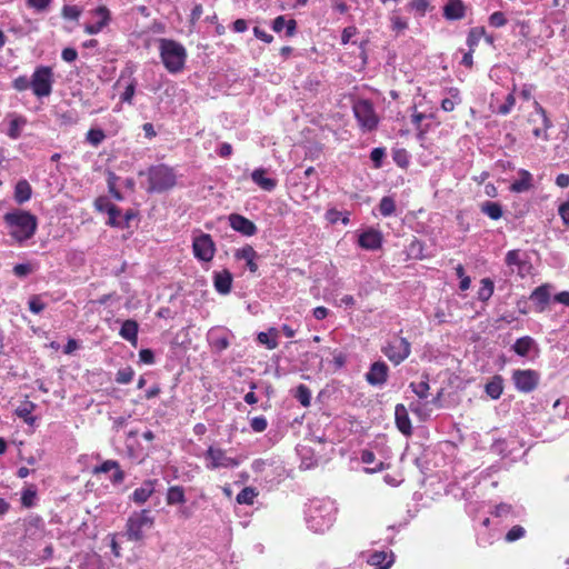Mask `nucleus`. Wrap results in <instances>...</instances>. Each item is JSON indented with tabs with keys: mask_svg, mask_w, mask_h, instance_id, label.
Masks as SVG:
<instances>
[{
	"mask_svg": "<svg viewBox=\"0 0 569 569\" xmlns=\"http://www.w3.org/2000/svg\"><path fill=\"white\" fill-rule=\"evenodd\" d=\"M558 213L566 227H569V200L562 202L558 208Z\"/></svg>",
	"mask_w": 569,
	"mask_h": 569,
	"instance_id": "nucleus-60",
	"label": "nucleus"
},
{
	"mask_svg": "<svg viewBox=\"0 0 569 569\" xmlns=\"http://www.w3.org/2000/svg\"><path fill=\"white\" fill-rule=\"evenodd\" d=\"M29 310L32 313L39 315L46 309V303L42 301L41 297L38 295H33L29 299Z\"/></svg>",
	"mask_w": 569,
	"mask_h": 569,
	"instance_id": "nucleus-45",
	"label": "nucleus"
},
{
	"mask_svg": "<svg viewBox=\"0 0 569 569\" xmlns=\"http://www.w3.org/2000/svg\"><path fill=\"white\" fill-rule=\"evenodd\" d=\"M551 289L552 286L550 283H542L531 292L529 299L533 302L537 312L546 310L551 298Z\"/></svg>",
	"mask_w": 569,
	"mask_h": 569,
	"instance_id": "nucleus-13",
	"label": "nucleus"
},
{
	"mask_svg": "<svg viewBox=\"0 0 569 569\" xmlns=\"http://www.w3.org/2000/svg\"><path fill=\"white\" fill-rule=\"evenodd\" d=\"M386 157L385 148H375L370 153V159L373 162L375 168H380L382 166V160Z\"/></svg>",
	"mask_w": 569,
	"mask_h": 569,
	"instance_id": "nucleus-50",
	"label": "nucleus"
},
{
	"mask_svg": "<svg viewBox=\"0 0 569 569\" xmlns=\"http://www.w3.org/2000/svg\"><path fill=\"white\" fill-rule=\"evenodd\" d=\"M53 83V72L50 67H38L31 77V89L38 98L51 94Z\"/></svg>",
	"mask_w": 569,
	"mask_h": 569,
	"instance_id": "nucleus-7",
	"label": "nucleus"
},
{
	"mask_svg": "<svg viewBox=\"0 0 569 569\" xmlns=\"http://www.w3.org/2000/svg\"><path fill=\"white\" fill-rule=\"evenodd\" d=\"M134 92H136V83L134 82H130L126 87L124 91L122 92V94L120 97L121 101L131 104L133 96H134Z\"/></svg>",
	"mask_w": 569,
	"mask_h": 569,
	"instance_id": "nucleus-57",
	"label": "nucleus"
},
{
	"mask_svg": "<svg viewBox=\"0 0 569 569\" xmlns=\"http://www.w3.org/2000/svg\"><path fill=\"white\" fill-rule=\"evenodd\" d=\"M395 418L397 428L405 436L412 433V426L407 408L402 403H398L395 408Z\"/></svg>",
	"mask_w": 569,
	"mask_h": 569,
	"instance_id": "nucleus-18",
	"label": "nucleus"
},
{
	"mask_svg": "<svg viewBox=\"0 0 569 569\" xmlns=\"http://www.w3.org/2000/svg\"><path fill=\"white\" fill-rule=\"evenodd\" d=\"M305 513L308 528L313 532H323L336 520V509L326 500L311 501Z\"/></svg>",
	"mask_w": 569,
	"mask_h": 569,
	"instance_id": "nucleus-2",
	"label": "nucleus"
},
{
	"mask_svg": "<svg viewBox=\"0 0 569 569\" xmlns=\"http://www.w3.org/2000/svg\"><path fill=\"white\" fill-rule=\"evenodd\" d=\"M443 16L448 20H460L465 17V4L461 0H449L443 7Z\"/></svg>",
	"mask_w": 569,
	"mask_h": 569,
	"instance_id": "nucleus-24",
	"label": "nucleus"
},
{
	"mask_svg": "<svg viewBox=\"0 0 569 569\" xmlns=\"http://www.w3.org/2000/svg\"><path fill=\"white\" fill-rule=\"evenodd\" d=\"M234 257L239 260H244L250 272L254 273L258 270V264L254 261L258 258V253L253 247L247 244L238 249Z\"/></svg>",
	"mask_w": 569,
	"mask_h": 569,
	"instance_id": "nucleus-22",
	"label": "nucleus"
},
{
	"mask_svg": "<svg viewBox=\"0 0 569 569\" xmlns=\"http://www.w3.org/2000/svg\"><path fill=\"white\" fill-rule=\"evenodd\" d=\"M295 398L301 403V406L309 407L311 402V391L306 385H299L297 387Z\"/></svg>",
	"mask_w": 569,
	"mask_h": 569,
	"instance_id": "nucleus-38",
	"label": "nucleus"
},
{
	"mask_svg": "<svg viewBox=\"0 0 569 569\" xmlns=\"http://www.w3.org/2000/svg\"><path fill=\"white\" fill-rule=\"evenodd\" d=\"M525 535H526L525 528L522 526L516 525L506 533L505 540L507 542H513V541H517V540L523 538Z\"/></svg>",
	"mask_w": 569,
	"mask_h": 569,
	"instance_id": "nucleus-44",
	"label": "nucleus"
},
{
	"mask_svg": "<svg viewBox=\"0 0 569 569\" xmlns=\"http://www.w3.org/2000/svg\"><path fill=\"white\" fill-rule=\"evenodd\" d=\"M134 371L131 367L119 369L116 373V381L121 385H127L132 381Z\"/></svg>",
	"mask_w": 569,
	"mask_h": 569,
	"instance_id": "nucleus-41",
	"label": "nucleus"
},
{
	"mask_svg": "<svg viewBox=\"0 0 569 569\" xmlns=\"http://www.w3.org/2000/svg\"><path fill=\"white\" fill-rule=\"evenodd\" d=\"M168 505H182L186 502L184 489L181 486L169 487L166 496Z\"/></svg>",
	"mask_w": 569,
	"mask_h": 569,
	"instance_id": "nucleus-31",
	"label": "nucleus"
},
{
	"mask_svg": "<svg viewBox=\"0 0 569 569\" xmlns=\"http://www.w3.org/2000/svg\"><path fill=\"white\" fill-rule=\"evenodd\" d=\"M111 470H114L111 481L113 483H121L124 480V472L120 469L119 462L116 460H106L100 466L93 468L92 472L94 475L106 473Z\"/></svg>",
	"mask_w": 569,
	"mask_h": 569,
	"instance_id": "nucleus-17",
	"label": "nucleus"
},
{
	"mask_svg": "<svg viewBox=\"0 0 569 569\" xmlns=\"http://www.w3.org/2000/svg\"><path fill=\"white\" fill-rule=\"evenodd\" d=\"M381 351L393 365L398 366L410 356L411 345L403 337H393L381 348Z\"/></svg>",
	"mask_w": 569,
	"mask_h": 569,
	"instance_id": "nucleus-6",
	"label": "nucleus"
},
{
	"mask_svg": "<svg viewBox=\"0 0 569 569\" xmlns=\"http://www.w3.org/2000/svg\"><path fill=\"white\" fill-rule=\"evenodd\" d=\"M138 330H139L138 322L136 320L128 319L122 322L119 335L124 340H127L130 343H132L133 346H136L137 341H138Z\"/></svg>",
	"mask_w": 569,
	"mask_h": 569,
	"instance_id": "nucleus-25",
	"label": "nucleus"
},
{
	"mask_svg": "<svg viewBox=\"0 0 569 569\" xmlns=\"http://www.w3.org/2000/svg\"><path fill=\"white\" fill-rule=\"evenodd\" d=\"M358 243L366 250H377L382 244V236L378 230L369 229L359 236Z\"/></svg>",
	"mask_w": 569,
	"mask_h": 569,
	"instance_id": "nucleus-16",
	"label": "nucleus"
},
{
	"mask_svg": "<svg viewBox=\"0 0 569 569\" xmlns=\"http://www.w3.org/2000/svg\"><path fill=\"white\" fill-rule=\"evenodd\" d=\"M34 403L28 401L21 406H19L17 409H16V415L23 419L24 422H27L28 425H33L34 422V417L31 416L33 409H34Z\"/></svg>",
	"mask_w": 569,
	"mask_h": 569,
	"instance_id": "nucleus-34",
	"label": "nucleus"
},
{
	"mask_svg": "<svg viewBox=\"0 0 569 569\" xmlns=\"http://www.w3.org/2000/svg\"><path fill=\"white\" fill-rule=\"evenodd\" d=\"M94 14L100 19L94 23H88L84 26V31L88 34H97L99 33L108 23L110 22L111 16L110 11L107 7L100 6L94 11Z\"/></svg>",
	"mask_w": 569,
	"mask_h": 569,
	"instance_id": "nucleus-15",
	"label": "nucleus"
},
{
	"mask_svg": "<svg viewBox=\"0 0 569 569\" xmlns=\"http://www.w3.org/2000/svg\"><path fill=\"white\" fill-rule=\"evenodd\" d=\"M267 170L264 168L254 169L251 172L252 181L264 191H272L277 187V180L266 177Z\"/></svg>",
	"mask_w": 569,
	"mask_h": 569,
	"instance_id": "nucleus-21",
	"label": "nucleus"
},
{
	"mask_svg": "<svg viewBox=\"0 0 569 569\" xmlns=\"http://www.w3.org/2000/svg\"><path fill=\"white\" fill-rule=\"evenodd\" d=\"M12 87L18 91H24L31 88V80H29L26 76H20L13 80Z\"/></svg>",
	"mask_w": 569,
	"mask_h": 569,
	"instance_id": "nucleus-54",
	"label": "nucleus"
},
{
	"mask_svg": "<svg viewBox=\"0 0 569 569\" xmlns=\"http://www.w3.org/2000/svg\"><path fill=\"white\" fill-rule=\"evenodd\" d=\"M535 108L536 111L541 116L543 129L545 131H547L549 128L552 127V122L548 118L546 110L538 102H535Z\"/></svg>",
	"mask_w": 569,
	"mask_h": 569,
	"instance_id": "nucleus-63",
	"label": "nucleus"
},
{
	"mask_svg": "<svg viewBox=\"0 0 569 569\" xmlns=\"http://www.w3.org/2000/svg\"><path fill=\"white\" fill-rule=\"evenodd\" d=\"M154 482L156 481H153V480L144 481L141 485V487L137 488L132 492V496H131L132 500L136 503H144L154 491Z\"/></svg>",
	"mask_w": 569,
	"mask_h": 569,
	"instance_id": "nucleus-26",
	"label": "nucleus"
},
{
	"mask_svg": "<svg viewBox=\"0 0 569 569\" xmlns=\"http://www.w3.org/2000/svg\"><path fill=\"white\" fill-rule=\"evenodd\" d=\"M94 207L99 212L114 211L116 204L111 203L107 197H99L94 201Z\"/></svg>",
	"mask_w": 569,
	"mask_h": 569,
	"instance_id": "nucleus-46",
	"label": "nucleus"
},
{
	"mask_svg": "<svg viewBox=\"0 0 569 569\" xmlns=\"http://www.w3.org/2000/svg\"><path fill=\"white\" fill-rule=\"evenodd\" d=\"M409 388L412 390V392L419 397L420 399H426L428 397V390H429V377L428 375H425V380L416 383L411 382L409 385Z\"/></svg>",
	"mask_w": 569,
	"mask_h": 569,
	"instance_id": "nucleus-37",
	"label": "nucleus"
},
{
	"mask_svg": "<svg viewBox=\"0 0 569 569\" xmlns=\"http://www.w3.org/2000/svg\"><path fill=\"white\" fill-rule=\"evenodd\" d=\"M489 23L491 27L501 28L507 23V19L503 12L496 11L489 17Z\"/></svg>",
	"mask_w": 569,
	"mask_h": 569,
	"instance_id": "nucleus-52",
	"label": "nucleus"
},
{
	"mask_svg": "<svg viewBox=\"0 0 569 569\" xmlns=\"http://www.w3.org/2000/svg\"><path fill=\"white\" fill-rule=\"evenodd\" d=\"M9 234L19 243L31 239L38 228V218L29 211L14 209L3 216Z\"/></svg>",
	"mask_w": 569,
	"mask_h": 569,
	"instance_id": "nucleus-1",
	"label": "nucleus"
},
{
	"mask_svg": "<svg viewBox=\"0 0 569 569\" xmlns=\"http://www.w3.org/2000/svg\"><path fill=\"white\" fill-rule=\"evenodd\" d=\"M214 289L221 295H228L231 291L232 274L224 269L213 274Z\"/></svg>",
	"mask_w": 569,
	"mask_h": 569,
	"instance_id": "nucleus-20",
	"label": "nucleus"
},
{
	"mask_svg": "<svg viewBox=\"0 0 569 569\" xmlns=\"http://www.w3.org/2000/svg\"><path fill=\"white\" fill-rule=\"evenodd\" d=\"M116 179H117L116 174L110 172L109 178H108V188H109V192L112 194V197L116 200L121 201L123 199V197L120 193V191H118L116 189V183H114Z\"/></svg>",
	"mask_w": 569,
	"mask_h": 569,
	"instance_id": "nucleus-56",
	"label": "nucleus"
},
{
	"mask_svg": "<svg viewBox=\"0 0 569 569\" xmlns=\"http://www.w3.org/2000/svg\"><path fill=\"white\" fill-rule=\"evenodd\" d=\"M512 380L517 390L529 393L537 388L540 375L532 369H517L512 372Z\"/></svg>",
	"mask_w": 569,
	"mask_h": 569,
	"instance_id": "nucleus-10",
	"label": "nucleus"
},
{
	"mask_svg": "<svg viewBox=\"0 0 569 569\" xmlns=\"http://www.w3.org/2000/svg\"><path fill=\"white\" fill-rule=\"evenodd\" d=\"M507 266H519L521 267V264L523 263L522 259H521V252L520 250H510L507 252L506 254V259H505Z\"/></svg>",
	"mask_w": 569,
	"mask_h": 569,
	"instance_id": "nucleus-48",
	"label": "nucleus"
},
{
	"mask_svg": "<svg viewBox=\"0 0 569 569\" xmlns=\"http://www.w3.org/2000/svg\"><path fill=\"white\" fill-rule=\"evenodd\" d=\"M495 517H507L512 513V507L508 503H500L495 507V510L491 512Z\"/></svg>",
	"mask_w": 569,
	"mask_h": 569,
	"instance_id": "nucleus-58",
	"label": "nucleus"
},
{
	"mask_svg": "<svg viewBox=\"0 0 569 569\" xmlns=\"http://www.w3.org/2000/svg\"><path fill=\"white\" fill-rule=\"evenodd\" d=\"M192 249L194 257L204 262L211 261L216 252L214 242L208 233H200L194 237Z\"/></svg>",
	"mask_w": 569,
	"mask_h": 569,
	"instance_id": "nucleus-11",
	"label": "nucleus"
},
{
	"mask_svg": "<svg viewBox=\"0 0 569 569\" xmlns=\"http://www.w3.org/2000/svg\"><path fill=\"white\" fill-rule=\"evenodd\" d=\"M109 219L107 224L111 227L126 228V223L122 221L121 210L116 206L114 211L108 212Z\"/></svg>",
	"mask_w": 569,
	"mask_h": 569,
	"instance_id": "nucleus-43",
	"label": "nucleus"
},
{
	"mask_svg": "<svg viewBox=\"0 0 569 569\" xmlns=\"http://www.w3.org/2000/svg\"><path fill=\"white\" fill-rule=\"evenodd\" d=\"M518 176H519V178L516 179L510 184V188H509L510 191L516 192V193H522V192L529 191L533 187L532 174L526 169H520L518 171Z\"/></svg>",
	"mask_w": 569,
	"mask_h": 569,
	"instance_id": "nucleus-19",
	"label": "nucleus"
},
{
	"mask_svg": "<svg viewBox=\"0 0 569 569\" xmlns=\"http://www.w3.org/2000/svg\"><path fill=\"white\" fill-rule=\"evenodd\" d=\"M389 376V367L383 361L373 362L366 373V381L373 387L383 386Z\"/></svg>",
	"mask_w": 569,
	"mask_h": 569,
	"instance_id": "nucleus-12",
	"label": "nucleus"
},
{
	"mask_svg": "<svg viewBox=\"0 0 569 569\" xmlns=\"http://www.w3.org/2000/svg\"><path fill=\"white\" fill-rule=\"evenodd\" d=\"M250 427L254 432H263L268 427V421L263 416L254 417L250 420Z\"/></svg>",
	"mask_w": 569,
	"mask_h": 569,
	"instance_id": "nucleus-49",
	"label": "nucleus"
},
{
	"mask_svg": "<svg viewBox=\"0 0 569 569\" xmlns=\"http://www.w3.org/2000/svg\"><path fill=\"white\" fill-rule=\"evenodd\" d=\"M228 219H229L230 227L234 231H237L243 236L250 237V236L256 234L258 231L257 226L251 220H249L248 218H246L239 213H231Z\"/></svg>",
	"mask_w": 569,
	"mask_h": 569,
	"instance_id": "nucleus-14",
	"label": "nucleus"
},
{
	"mask_svg": "<svg viewBox=\"0 0 569 569\" xmlns=\"http://www.w3.org/2000/svg\"><path fill=\"white\" fill-rule=\"evenodd\" d=\"M357 33V28L353 26L347 27L342 30L341 33V42L343 44L348 43L350 39Z\"/></svg>",
	"mask_w": 569,
	"mask_h": 569,
	"instance_id": "nucleus-64",
	"label": "nucleus"
},
{
	"mask_svg": "<svg viewBox=\"0 0 569 569\" xmlns=\"http://www.w3.org/2000/svg\"><path fill=\"white\" fill-rule=\"evenodd\" d=\"M81 14V9L77 6H64L62 8V17L68 20H78Z\"/></svg>",
	"mask_w": 569,
	"mask_h": 569,
	"instance_id": "nucleus-47",
	"label": "nucleus"
},
{
	"mask_svg": "<svg viewBox=\"0 0 569 569\" xmlns=\"http://www.w3.org/2000/svg\"><path fill=\"white\" fill-rule=\"evenodd\" d=\"M206 467L210 470L219 468H234L240 465V460L226 455L221 448L209 447L204 453Z\"/></svg>",
	"mask_w": 569,
	"mask_h": 569,
	"instance_id": "nucleus-9",
	"label": "nucleus"
},
{
	"mask_svg": "<svg viewBox=\"0 0 569 569\" xmlns=\"http://www.w3.org/2000/svg\"><path fill=\"white\" fill-rule=\"evenodd\" d=\"M27 124V119L23 116H12L10 122H9V129L7 131V134L13 139L17 140L21 136L22 128Z\"/></svg>",
	"mask_w": 569,
	"mask_h": 569,
	"instance_id": "nucleus-29",
	"label": "nucleus"
},
{
	"mask_svg": "<svg viewBox=\"0 0 569 569\" xmlns=\"http://www.w3.org/2000/svg\"><path fill=\"white\" fill-rule=\"evenodd\" d=\"M31 271L32 268L29 263H18L13 267V273L19 278L27 277Z\"/></svg>",
	"mask_w": 569,
	"mask_h": 569,
	"instance_id": "nucleus-59",
	"label": "nucleus"
},
{
	"mask_svg": "<svg viewBox=\"0 0 569 569\" xmlns=\"http://www.w3.org/2000/svg\"><path fill=\"white\" fill-rule=\"evenodd\" d=\"M486 34L483 27L471 28L468 32L467 44L471 51L478 46L480 39Z\"/></svg>",
	"mask_w": 569,
	"mask_h": 569,
	"instance_id": "nucleus-35",
	"label": "nucleus"
},
{
	"mask_svg": "<svg viewBox=\"0 0 569 569\" xmlns=\"http://www.w3.org/2000/svg\"><path fill=\"white\" fill-rule=\"evenodd\" d=\"M353 113L359 126L367 131L376 129L378 117L372 103L368 100H359L353 104Z\"/></svg>",
	"mask_w": 569,
	"mask_h": 569,
	"instance_id": "nucleus-8",
	"label": "nucleus"
},
{
	"mask_svg": "<svg viewBox=\"0 0 569 569\" xmlns=\"http://www.w3.org/2000/svg\"><path fill=\"white\" fill-rule=\"evenodd\" d=\"M495 284L493 281L489 278H483L481 280V287L478 291V299L480 301H488L493 293Z\"/></svg>",
	"mask_w": 569,
	"mask_h": 569,
	"instance_id": "nucleus-36",
	"label": "nucleus"
},
{
	"mask_svg": "<svg viewBox=\"0 0 569 569\" xmlns=\"http://www.w3.org/2000/svg\"><path fill=\"white\" fill-rule=\"evenodd\" d=\"M36 495H37V492L32 487L23 490L22 496H21L22 505L27 508L32 507L34 503Z\"/></svg>",
	"mask_w": 569,
	"mask_h": 569,
	"instance_id": "nucleus-51",
	"label": "nucleus"
},
{
	"mask_svg": "<svg viewBox=\"0 0 569 569\" xmlns=\"http://www.w3.org/2000/svg\"><path fill=\"white\" fill-rule=\"evenodd\" d=\"M532 349H538L537 342L530 336L518 338L511 346V350L520 357H527Z\"/></svg>",
	"mask_w": 569,
	"mask_h": 569,
	"instance_id": "nucleus-23",
	"label": "nucleus"
},
{
	"mask_svg": "<svg viewBox=\"0 0 569 569\" xmlns=\"http://www.w3.org/2000/svg\"><path fill=\"white\" fill-rule=\"evenodd\" d=\"M503 391V379L501 376H495L486 385V393L493 400L499 399Z\"/></svg>",
	"mask_w": 569,
	"mask_h": 569,
	"instance_id": "nucleus-30",
	"label": "nucleus"
},
{
	"mask_svg": "<svg viewBox=\"0 0 569 569\" xmlns=\"http://www.w3.org/2000/svg\"><path fill=\"white\" fill-rule=\"evenodd\" d=\"M159 52L164 68L170 73H178L183 70L187 50L181 43L172 39L161 38L159 39Z\"/></svg>",
	"mask_w": 569,
	"mask_h": 569,
	"instance_id": "nucleus-3",
	"label": "nucleus"
},
{
	"mask_svg": "<svg viewBox=\"0 0 569 569\" xmlns=\"http://www.w3.org/2000/svg\"><path fill=\"white\" fill-rule=\"evenodd\" d=\"M387 559V553L385 551H376L370 557L368 562L372 566H385V561Z\"/></svg>",
	"mask_w": 569,
	"mask_h": 569,
	"instance_id": "nucleus-55",
	"label": "nucleus"
},
{
	"mask_svg": "<svg viewBox=\"0 0 569 569\" xmlns=\"http://www.w3.org/2000/svg\"><path fill=\"white\" fill-rule=\"evenodd\" d=\"M422 250H423V244L421 241H419L418 239H415L411 241L410 246H409V252L410 254L415 256L416 258H422Z\"/></svg>",
	"mask_w": 569,
	"mask_h": 569,
	"instance_id": "nucleus-61",
	"label": "nucleus"
},
{
	"mask_svg": "<svg viewBox=\"0 0 569 569\" xmlns=\"http://www.w3.org/2000/svg\"><path fill=\"white\" fill-rule=\"evenodd\" d=\"M153 517L149 510H141L131 515L127 521V537L131 541H140L144 538V531L153 527Z\"/></svg>",
	"mask_w": 569,
	"mask_h": 569,
	"instance_id": "nucleus-5",
	"label": "nucleus"
},
{
	"mask_svg": "<svg viewBox=\"0 0 569 569\" xmlns=\"http://www.w3.org/2000/svg\"><path fill=\"white\" fill-rule=\"evenodd\" d=\"M139 359L141 362L146 365H153L154 363V353L151 349H141L139 351Z\"/></svg>",
	"mask_w": 569,
	"mask_h": 569,
	"instance_id": "nucleus-62",
	"label": "nucleus"
},
{
	"mask_svg": "<svg viewBox=\"0 0 569 569\" xmlns=\"http://www.w3.org/2000/svg\"><path fill=\"white\" fill-rule=\"evenodd\" d=\"M481 212L492 220H498L502 217L503 210L500 203L493 201H485L481 203Z\"/></svg>",
	"mask_w": 569,
	"mask_h": 569,
	"instance_id": "nucleus-32",
	"label": "nucleus"
},
{
	"mask_svg": "<svg viewBox=\"0 0 569 569\" xmlns=\"http://www.w3.org/2000/svg\"><path fill=\"white\" fill-rule=\"evenodd\" d=\"M148 192H164L176 184L173 169L166 164L152 166L148 170Z\"/></svg>",
	"mask_w": 569,
	"mask_h": 569,
	"instance_id": "nucleus-4",
	"label": "nucleus"
},
{
	"mask_svg": "<svg viewBox=\"0 0 569 569\" xmlns=\"http://www.w3.org/2000/svg\"><path fill=\"white\" fill-rule=\"evenodd\" d=\"M32 194V189L30 183L27 180H20L17 182L14 188V200L17 203L22 204L30 200Z\"/></svg>",
	"mask_w": 569,
	"mask_h": 569,
	"instance_id": "nucleus-28",
	"label": "nucleus"
},
{
	"mask_svg": "<svg viewBox=\"0 0 569 569\" xmlns=\"http://www.w3.org/2000/svg\"><path fill=\"white\" fill-rule=\"evenodd\" d=\"M104 138L106 134L101 129H90L86 137L87 141L93 147H98Z\"/></svg>",
	"mask_w": 569,
	"mask_h": 569,
	"instance_id": "nucleus-42",
	"label": "nucleus"
},
{
	"mask_svg": "<svg viewBox=\"0 0 569 569\" xmlns=\"http://www.w3.org/2000/svg\"><path fill=\"white\" fill-rule=\"evenodd\" d=\"M210 345L219 352L226 350L229 346V338L227 333H221L217 330H210L208 333Z\"/></svg>",
	"mask_w": 569,
	"mask_h": 569,
	"instance_id": "nucleus-27",
	"label": "nucleus"
},
{
	"mask_svg": "<svg viewBox=\"0 0 569 569\" xmlns=\"http://www.w3.org/2000/svg\"><path fill=\"white\" fill-rule=\"evenodd\" d=\"M258 341L264 345L269 350H273L278 347L277 330L271 328L268 332H260L258 335Z\"/></svg>",
	"mask_w": 569,
	"mask_h": 569,
	"instance_id": "nucleus-33",
	"label": "nucleus"
},
{
	"mask_svg": "<svg viewBox=\"0 0 569 569\" xmlns=\"http://www.w3.org/2000/svg\"><path fill=\"white\" fill-rule=\"evenodd\" d=\"M515 103H516L515 96L512 93H509L506 97L505 102L499 107L498 113L503 114V116L508 114L511 111V109L513 108Z\"/></svg>",
	"mask_w": 569,
	"mask_h": 569,
	"instance_id": "nucleus-53",
	"label": "nucleus"
},
{
	"mask_svg": "<svg viewBox=\"0 0 569 569\" xmlns=\"http://www.w3.org/2000/svg\"><path fill=\"white\" fill-rule=\"evenodd\" d=\"M257 497L256 489L251 487L243 488L238 495H237V502L240 505H252L253 499Z\"/></svg>",
	"mask_w": 569,
	"mask_h": 569,
	"instance_id": "nucleus-39",
	"label": "nucleus"
},
{
	"mask_svg": "<svg viewBox=\"0 0 569 569\" xmlns=\"http://www.w3.org/2000/svg\"><path fill=\"white\" fill-rule=\"evenodd\" d=\"M379 211L383 217H389L396 211V203L391 197H383L379 203Z\"/></svg>",
	"mask_w": 569,
	"mask_h": 569,
	"instance_id": "nucleus-40",
	"label": "nucleus"
}]
</instances>
